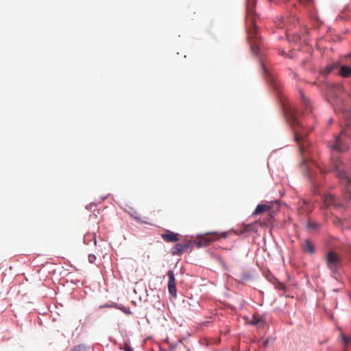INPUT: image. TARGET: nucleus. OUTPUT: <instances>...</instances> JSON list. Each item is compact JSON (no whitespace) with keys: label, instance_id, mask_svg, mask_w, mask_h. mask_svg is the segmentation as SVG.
Segmentation results:
<instances>
[{"label":"nucleus","instance_id":"19","mask_svg":"<svg viewBox=\"0 0 351 351\" xmlns=\"http://www.w3.org/2000/svg\"><path fill=\"white\" fill-rule=\"evenodd\" d=\"M341 338H342V340L345 345H349L351 343V337H347L345 335L342 334Z\"/></svg>","mask_w":351,"mask_h":351},{"label":"nucleus","instance_id":"20","mask_svg":"<svg viewBox=\"0 0 351 351\" xmlns=\"http://www.w3.org/2000/svg\"><path fill=\"white\" fill-rule=\"evenodd\" d=\"M70 351H87V349L85 346L82 345H78L75 346Z\"/></svg>","mask_w":351,"mask_h":351},{"label":"nucleus","instance_id":"6","mask_svg":"<svg viewBox=\"0 0 351 351\" xmlns=\"http://www.w3.org/2000/svg\"><path fill=\"white\" fill-rule=\"evenodd\" d=\"M278 209V204L276 202H268L267 204H258L253 215H259L263 213H267L270 217H273V215L276 210Z\"/></svg>","mask_w":351,"mask_h":351},{"label":"nucleus","instance_id":"21","mask_svg":"<svg viewBox=\"0 0 351 351\" xmlns=\"http://www.w3.org/2000/svg\"><path fill=\"white\" fill-rule=\"evenodd\" d=\"M314 0H300V2L304 6H312L313 5Z\"/></svg>","mask_w":351,"mask_h":351},{"label":"nucleus","instance_id":"14","mask_svg":"<svg viewBox=\"0 0 351 351\" xmlns=\"http://www.w3.org/2000/svg\"><path fill=\"white\" fill-rule=\"evenodd\" d=\"M243 318L245 319L247 323L256 325L258 327L263 326L265 324L263 319L256 317L255 315H253L251 319L246 317H244Z\"/></svg>","mask_w":351,"mask_h":351},{"label":"nucleus","instance_id":"2","mask_svg":"<svg viewBox=\"0 0 351 351\" xmlns=\"http://www.w3.org/2000/svg\"><path fill=\"white\" fill-rule=\"evenodd\" d=\"M256 0H247L246 3V31L247 42L250 45L252 54H258L261 50V38L258 36L256 21L257 14L255 12Z\"/></svg>","mask_w":351,"mask_h":351},{"label":"nucleus","instance_id":"16","mask_svg":"<svg viewBox=\"0 0 351 351\" xmlns=\"http://www.w3.org/2000/svg\"><path fill=\"white\" fill-rule=\"evenodd\" d=\"M337 67L336 64H331L327 65L324 70L322 71L324 75H328L330 72H332Z\"/></svg>","mask_w":351,"mask_h":351},{"label":"nucleus","instance_id":"3","mask_svg":"<svg viewBox=\"0 0 351 351\" xmlns=\"http://www.w3.org/2000/svg\"><path fill=\"white\" fill-rule=\"evenodd\" d=\"M294 137L299 147L302 162L306 163L308 160L312 159L314 149L306 137L297 130L294 131Z\"/></svg>","mask_w":351,"mask_h":351},{"label":"nucleus","instance_id":"4","mask_svg":"<svg viewBox=\"0 0 351 351\" xmlns=\"http://www.w3.org/2000/svg\"><path fill=\"white\" fill-rule=\"evenodd\" d=\"M261 65L263 72V75L269 84V86L274 90H278L280 88V84L276 77L273 74L270 70V67L265 60H261Z\"/></svg>","mask_w":351,"mask_h":351},{"label":"nucleus","instance_id":"11","mask_svg":"<svg viewBox=\"0 0 351 351\" xmlns=\"http://www.w3.org/2000/svg\"><path fill=\"white\" fill-rule=\"evenodd\" d=\"M287 117L288 121L292 126L300 125V122L297 118V111L295 110H289Z\"/></svg>","mask_w":351,"mask_h":351},{"label":"nucleus","instance_id":"12","mask_svg":"<svg viewBox=\"0 0 351 351\" xmlns=\"http://www.w3.org/2000/svg\"><path fill=\"white\" fill-rule=\"evenodd\" d=\"M324 204L325 206H341V204L337 202L336 197L332 194H328L325 195L324 198Z\"/></svg>","mask_w":351,"mask_h":351},{"label":"nucleus","instance_id":"18","mask_svg":"<svg viewBox=\"0 0 351 351\" xmlns=\"http://www.w3.org/2000/svg\"><path fill=\"white\" fill-rule=\"evenodd\" d=\"M254 278V274L252 271H247L245 274L243 275V282H249L252 280Z\"/></svg>","mask_w":351,"mask_h":351},{"label":"nucleus","instance_id":"22","mask_svg":"<svg viewBox=\"0 0 351 351\" xmlns=\"http://www.w3.org/2000/svg\"><path fill=\"white\" fill-rule=\"evenodd\" d=\"M301 94V98L304 102V104L306 106V108H308V106L310 104L309 101L304 97V94L302 93Z\"/></svg>","mask_w":351,"mask_h":351},{"label":"nucleus","instance_id":"29","mask_svg":"<svg viewBox=\"0 0 351 351\" xmlns=\"http://www.w3.org/2000/svg\"><path fill=\"white\" fill-rule=\"evenodd\" d=\"M303 202H304V204H307V202L306 200H304Z\"/></svg>","mask_w":351,"mask_h":351},{"label":"nucleus","instance_id":"5","mask_svg":"<svg viewBox=\"0 0 351 351\" xmlns=\"http://www.w3.org/2000/svg\"><path fill=\"white\" fill-rule=\"evenodd\" d=\"M326 264L332 271L336 272L342 266V258L335 252L330 251L326 255Z\"/></svg>","mask_w":351,"mask_h":351},{"label":"nucleus","instance_id":"13","mask_svg":"<svg viewBox=\"0 0 351 351\" xmlns=\"http://www.w3.org/2000/svg\"><path fill=\"white\" fill-rule=\"evenodd\" d=\"M301 247L304 252L311 254H313L315 252L314 245L308 239H306L301 242Z\"/></svg>","mask_w":351,"mask_h":351},{"label":"nucleus","instance_id":"26","mask_svg":"<svg viewBox=\"0 0 351 351\" xmlns=\"http://www.w3.org/2000/svg\"><path fill=\"white\" fill-rule=\"evenodd\" d=\"M125 351H133V350L128 345H125Z\"/></svg>","mask_w":351,"mask_h":351},{"label":"nucleus","instance_id":"30","mask_svg":"<svg viewBox=\"0 0 351 351\" xmlns=\"http://www.w3.org/2000/svg\"><path fill=\"white\" fill-rule=\"evenodd\" d=\"M269 1H271L272 0H268Z\"/></svg>","mask_w":351,"mask_h":351},{"label":"nucleus","instance_id":"17","mask_svg":"<svg viewBox=\"0 0 351 351\" xmlns=\"http://www.w3.org/2000/svg\"><path fill=\"white\" fill-rule=\"evenodd\" d=\"M128 213L130 215L131 217H132L136 220L141 221V215L136 210L133 208H130Z\"/></svg>","mask_w":351,"mask_h":351},{"label":"nucleus","instance_id":"8","mask_svg":"<svg viewBox=\"0 0 351 351\" xmlns=\"http://www.w3.org/2000/svg\"><path fill=\"white\" fill-rule=\"evenodd\" d=\"M217 239V235L215 233L206 234L202 236H199L196 241L197 247H204L210 245L213 241Z\"/></svg>","mask_w":351,"mask_h":351},{"label":"nucleus","instance_id":"25","mask_svg":"<svg viewBox=\"0 0 351 351\" xmlns=\"http://www.w3.org/2000/svg\"><path fill=\"white\" fill-rule=\"evenodd\" d=\"M308 227L315 229L317 228V224L314 222L309 221L308 223Z\"/></svg>","mask_w":351,"mask_h":351},{"label":"nucleus","instance_id":"10","mask_svg":"<svg viewBox=\"0 0 351 351\" xmlns=\"http://www.w3.org/2000/svg\"><path fill=\"white\" fill-rule=\"evenodd\" d=\"M161 237L167 242H176L179 241V234L169 230L162 234Z\"/></svg>","mask_w":351,"mask_h":351},{"label":"nucleus","instance_id":"28","mask_svg":"<svg viewBox=\"0 0 351 351\" xmlns=\"http://www.w3.org/2000/svg\"><path fill=\"white\" fill-rule=\"evenodd\" d=\"M307 62H307V60H303V61H302V65H303L304 66H306V64H307Z\"/></svg>","mask_w":351,"mask_h":351},{"label":"nucleus","instance_id":"15","mask_svg":"<svg viewBox=\"0 0 351 351\" xmlns=\"http://www.w3.org/2000/svg\"><path fill=\"white\" fill-rule=\"evenodd\" d=\"M340 74L342 77H348L351 75V67L343 65L341 67Z\"/></svg>","mask_w":351,"mask_h":351},{"label":"nucleus","instance_id":"23","mask_svg":"<svg viewBox=\"0 0 351 351\" xmlns=\"http://www.w3.org/2000/svg\"><path fill=\"white\" fill-rule=\"evenodd\" d=\"M276 288L278 290L285 291L286 287L283 283L278 282L276 285Z\"/></svg>","mask_w":351,"mask_h":351},{"label":"nucleus","instance_id":"1","mask_svg":"<svg viewBox=\"0 0 351 351\" xmlns=\"http://www.w3.org/2000/svg\"><path fill=\"white\" fill-rule=\"evenodd\" d=\"M345 137L349 138L351 141V119L346 123V128L340 135L328 142V147L331 152V162L337 171V176L344 185L346 198L351 202V178L341 168L342 162L339 158L340 153L348 149V145L344 142Z\"/></svg>","mask_w":351,"mask_h":351},{"label":"nucleus","instance_id":"7","mask_svg":"<svg viewBox=\"0 0 351 351\" xmlns=\"http://www.w3.org/2000/svg\"><path fill=\"white\" fill-rule=\"evenodd\" d=\"M193 247L192 243L190 241H186L184 243H178L171 249V253L173 255H182L183 253L191 250Z\"/></svg>","mask_w":351,"mask_h":351},{"label":"nucleus","instance_id":"24","mask_svg":"<svg viewBox=\"0 0 351 351\" xmlns=\"http://www.w3.org/2000/svg\"><path fill=\"white\" fill-rule=\"evenodd\" d=\"M88 262L93 263L96 260V256L94 254H89L88 256Z\"/></svg>","mask_w":351,"mask_h":351},{"label":"nucleus","instance_id":"27","mask_svg":"<svg viewBox=\"0 0 351 351\" xmlns=\"http://www.w3.org/2000/svg\"><path fill=\"white\" fill-rule=\"evenodd\" d=\"M245 231H247V226H244L243 225V230H242L243 233L244 232H245Z\"/></svg>","mask_w":351,"mask_h":351},{"label":"nucleus","instance_id":"9","mask_svg":"<svg viewBox=\"0 0 351 351\" xmlns=\"http://www.w3.org/2000/svg\"><path fill=\"white\" fill-rule=\"evenodd\" d=\"M169 277L168 282V289L169 292L171 295L175 296L176 295V279L174 274L171 270H169L167 273Z\"/></svg>","mask_w":351,"mask_h":351}]
</instances>
